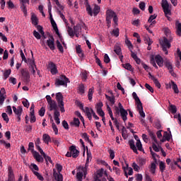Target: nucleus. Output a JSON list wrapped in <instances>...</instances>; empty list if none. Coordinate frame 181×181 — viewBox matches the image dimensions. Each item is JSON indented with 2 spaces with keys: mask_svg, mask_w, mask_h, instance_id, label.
Listing matches in <instances>:
<instances>
[{
  "mask_svg": "<svg viewBox=\"0 0 181 181\" xmlns=\"http://www.w3.org/2000/svg\"><path fill=\"white\" fill-rule=\"evenodd\" d=\"M48 12L49 14V18H50V22L51 25L55 31V33L59 36L61 42H62V45L66 47V43H64V40L63 38H62V35H60V33L59 32V28H57V24H56V21L53 19V16L52 15V3L49 2L48 3Z\"/></svg>",
  "mask_w": 181,
  "mask_h": 181,
  "instance_id": "nucleus-1",
  "label": "nucleus"
},
{
  "mask_svg": "<svg viewBox=\"0 0 181 181\" xmlns=\"http://www.w3.org/2000/svg\"><path fill=\"white\" fill-rule=\"evenodd\" d=\"M48 110L49 111H54V119L56 124L59 125V124H60V118H59V117H60V112L57 110V103H56V100H52L48 103Z\"/></svg>",
  "mask_w": 181,
  "mask_h": 181,
  "instance_id": "nucleus-2",
  "label": "nucleus"
},
{
  "mask_svg": "<svg viewBox=\"0 0 181 181\" xmlns=\"http://www.w3.org/2000/svg\"><path fill=\"white\" fill-rule=\"evenodd\" d=\"M115 112L117 114V115H119L122 117L124 122H125L128 119V112L124 108V106H122V104L121 103H119L118 107H115Z\"/></svg>",
  "mask_w": 181,
  "mask_h": 181,
  "instance_id": "nucleus-3",
  "label": "nucleus"
},
{
  "mask_svg": "<svg viewBox=\"0 0 181 181\" xmlns=\"http://www.w3.org/2000/svg\"><path fill=\"white\" fill-rule=\"evenodd\" d=\"M129 145L130 146V148L133 150V152L134 153L138 154V151H140V152H143L144 148H142V143H141V140H137L135 146V141L134 139H131L129 141Z\"/></svg>",
  "mask_w": 181,
  "mask_h": 181,
  "instance_id": "nucleus-4",
  "label": "nucleus"
},
{
  "mask_svg": "<svg viewBox=\"0 0 181 181\" xmlns=\"http://www.w3.org/2000/svg\"><path fill=\"white\" fill-rule=\"evenodd\" d=\"M86 11L87 13L90 15V16H97L98 13H100V11L101 10V8L100 6L95 4L93 10L91 8V6L88 4V2L86 1Z\"/></svg>",
  "mask_w": 181,
  "mask_h": 181,
  "instance_id": "nucleus-5",
  "label": "nucleus"
},
{
  "mask_svg": "<svg viewBox=\"0 0 181 181\" xmlns=\"http://www.w3.org/2000/svg\"><path fill=\"white\" fill-rule=\"evenodd\" d=\"M161 6L163 9V12L166 18H168V21H170V17L169 16L172 15V11H170V8L172 6L169 4V3L168 2V0H162Z\"/></svg>",
  "mask_w": 181,
  "mask_h": 181,
  "instance_id": "nucleus-6",
  "label": "nucleus"
},
{
  "mask_svg": "<svg viewBox=\"0 0 181 181\" xmlns=\"http://www.w3.org/2000/svg\"><path fill=\"white\" fill-rule=\"evenodd\" d=\"M67 83H70V81L66 76L62 75L60 76V78H57L55 81L56 87H60V86H64L67 87Z\"/></svg>",
  "mask_w": 181,
  "mask_h": 181,
  "instance_id": "nucleus-7",
  "label": "nucleus"
},
{
  "mask_svg": "<svg viewBox=\"0 0 181 181\" xmlns=\"http://www.w3.org/2000/svg\"><path fill=\"white\" fill-rule=\"evenodd\" d=\"M30 169L32 170V172L33 173V174L37 177V179L39 180L43 181L45 180V178L43 177V176L42 175H40V173H39V167L37 166V165L35 164V163H31L29 166Z\"/></svg>",
  "mask_w": 181,
  "mask_h": 181,
  "instance_id": "nucleus-8",
  "label": "nucleus"
},
{
  "mask_svg": "<svg viewBox=\"0 0 181 181\" xmlns=\"http://www.w3.org/2000/svg\"><path fill=\"white\" fill-rule=\"evenodd\" d=\"M148 135L150 138H151L152 141H153V143L152 144V148L155 152H159L160 151L159 149V147L156 144H158V140L156 139V135L154 134L153 132L151 130H148Z\"/></svg>",
  "mask_w": 181,
  "mask_h": 181,
  "instance_id": "nucleus-9",
  "label": "nucleus"
},
{
  "mask_svg": "<svg viewBox=\"0 0 181 181\" xmlns=\"http://www.w3.org/2000/svg\"><path fill=\"white\" fill-rule=\"evenodd\" d=\"M56 100L58 103L61 112H64L66 110H64V102H63V95L62 93H57L56 94Z\"/></svg>",
  "mask_w": 181,
  "mask_h": 181,
  "instance_id": "nucleus-10",
  "label": "nucleus"
},
{
  "mask_svg": "<svg viewBox=\"0 0 181 181\" xmlns=\"http://www.w3.org/2000/svg\"><path fill=\"white\" fill-rule=\"evenodd\" d=\"M160 43L163 47V50L165 52V54H168V49H170V41L166 38V37H164L163 39L160 41Z\"/></svg>",
  "mask_w": 181,
  "mask_h": 181,
  "instance_id": "nucleus-11",
  "label": "nucleus"
},
{
  "mask_svg": "<svg viewBox=\"0 0 181 181\" xmlns=\"http://www.w3.org/2000/svg\"><path fill=\"white\" fill-rule=\"evenodd\" d=\"M117 14L111 9H108L106 11V22L107 23V28H111V21Z\"/></svg>",
  "mask_w": 181,
  "mask_h": 181,
  "instance_id": "nucleus-12",
  "label": "nucleus"
},
{
  "mask_svg": "<svg viewBox=\"0 0 181 181\" xmlns=\"http://www.w3.org/2000/svg\"><path fill=\"white\" fill-rule=\"evenodd\" d=\"M91 159H93V157L91 156V153H88L85 166L84 167L80 166L77 169V170H82V172L87 173V170H88V163H90V162H91Z\"/></svg>",
  "mask_w": 181,
  "mask_h": 181,
  "instance_id": "nucleus-13",
  "label": "nucleus"
},
{
  "mask_svg": "<svg viewBox=\"0 0 181 181\" xmlns=\"http://www.w3.org/2000/svg\"><path fill=\"white\" fill-rule=\"evenodd\" d=\"M57 169L58 173L54 172V177L57 181H63V175L60 174L62 172L63 167L60 164L57 165Z\"/></svg>",
  "mask_w": 181,
  "mask_h": 181,
  "instance_id": "nucleus-14",
  "label": "nucleus"
},
{
  "mask_svg": "<svg viewBox=\"0 0 181 181\" xmlns=\"http://www.w3.org/2000/svg\"><path fill=\"white\" fill-rule=\"evenodd\" d=\"M81 108L83 112H85L86 115L88 118L89 121H91L93 119V111H94L93 109L86 107L84 108V106L83 105H81Z\"/></svg>",
  "mask_w": 181,
  "mask_h": 181,
  "instance_id": "nucleus-15",
  "label": "nucleus"
},
{
  "mask_svg": "<svg viewBox=\"0 0 181 181\" xmlns=\"http://www.w3.org/2000/svg\"><path fill=\"white\" fill-rule=\"evenodd\" d=\"M13 111L16 115H17V118L18 121H21V117L22 115V112L23 111V109L22 108V106H18V107L13 106Z\"/></svg>",
  "mask_w": 181,
  "mask_h": 181,
  "instance_id": "nucleus-16",
  "label": "nucleus"
},
{
  "mask_svg": "<svg viewBox=\"0 0 181 181\" xmlns=\"http://www.w3.org/2000/svg\"><path fill=\"white\" fill-rule=\"evenodd\" d=\"M137 111H139V114L141 116L142 118H145V112H144V107H142V103L141 100L139 102H136Z\"/></svg>",
  "mask_w": 181,
  "mask_h": 181,
  "instance_id": "nucleus-17",
  "label": "nucleus"
},
{
  "mask_svg": "<svg viewBox=\"0 0 181 181\" xmlns=\"http://www.w3.org/2000/svg\"><path fill=\"white\" fill-rule=\"evenodd\" d=\"M122 169L127 177H128V175L129 176H132L134 175V170L132 169V168L129 167L128 164L126 165V167H122Z\"/></svg>",
  "mask_w": 181,
  "mask_h": 181,
  "instance_id": "nucleus-18",
  "label": "nucleus"
},
{
  "mask_svg": "<svg viewBox=\"0 0 181 181\" xmlns=\"http://www.w3.org/2000/svg\"><path fill=\"white\" fill-rule=\"evenodd\" d=\"M84 24H77L74 27V34L76 35V37H78V35L81 33V28H84Z\"/></svg>",
  "mask_w": 181,
  "mask_h": 181,
  "instance_id": "nucleus-19",
  "label": "nucleus"
},
{
  "mask_svg": "<svg viewBox=\"0 0 181 181\" xmlns=\"http://www.w3.org/2000/svg\"><path fill=\"white\" fill-rule=\"evenodd\" d=\"M30 122H36V117H35V104H32L30 108Z\"/></svg>",
  "mask_w": 181,
  "mask_h": 181,
  "instance_id": "nucleus-20",
  "label": "nucleus"
},
{
  "mask_svg": "<svg viewBox=\"0 0 181 181\" xmlns=\"http://www.w3.org/2000/svg\"><path fill=\"white\" fill-rule=\"evenodd\" d=\"M86 176H87V173H85L82 170H77L76 179L78 181H83V177L86 179Z\"/></svg>",
  "mask_w": 181,
  "mask_h": 181,
  "instance_id": "nucleus-21",
  "label": "nucleus"
},
{
  "mask_svg": "<svg viewBox=\"0 0 181 181\" xmlns=\"http://www.w3.org/2000/svg\"><path fill=\"white\" fill-rule=\"evenodd\" d=\"M149 76H150L149 78H151V80H152V81H153L156 87H157V88H160L162 87V85H160V83L159 82L158 78H156V77H155L152 74H151V73H149Z\"/></svg>",
  "mask_w": 181,
  "mask_h": 181,
  "instance_id": "nucleus-22",
  "label": "nucleus"
},
{
  "mask_svg": "<svg viewBox=\"0 0 181 181\" xmlns=\"http://www.w3.org/2000/svg\"><path fill=\"white\" fill-rule=\"evenodd\" d=\"M48 66L52 74H57V67H56V64H54V63L49 62Z\"/></svg>",
  "mask_w": 181,
  "mask_h": 181,
  "instance_id": "nucleus-23",
  "label": "nucleus"
},
{
  "mask_svg": "<svg viewBox=\"0 0 181 181\" xmlns=\"http://www.w3.org/2000/svg\"><path fill=\"white\" fill-rule=\"evenodd\" d=\"M165 66L167 67L168 70H169V73H170L171 75L175 76V72H173V66H172V62L170 61L167 60L165 62Z\"/></svg>",
  "mask_w": 181,
  "mask_h": 181,
  "instance_id": "nucleus-24",
  "label": "nucleus"
},
{
  "mask_svg": "<svg viewBox=\"0 0 181 181\" xmlns=\"http://www.w3.org/2000/svg\"><path fill=\"white\" fill-rule=\"evenodd\" d=\"M47 45L50 50H54V49H56V47L54 46V38L48 39L47 40Z\"/></svg>",
  "mask_w": 181,
  "mask_h": 181,
  "instance_id": "nucleus-25",
  "label": "nucleus"
},
{
  "mask_svg": "<svg viewBox=\"0 0 181 181\" xmlns=\"http://www.w3.org/2000/svg\"><path fill=\"white\" fill-rule=\"evenodd\" d=\"M69 151L72 153L73 158H77L78 156V154L80 153V151L76 149V146H71L69 148Z\"/></svg>",
  "mask_w": 181,
  "mask_h": 181,
  "instance_id": "nucleus-26",
  "label": "nucleus"
},
{
  "mask_svg": "<svg viewBox=\"0 0 181 181\" xmlns=\"http://www.w3.org/2000/svg\"><path fill=\"white\" fill-rule=\"evenodd\" d=\"M155 60L159 67H163V58H162L160 55H156Z\"/></svg>",
  "mask_w": 181,
  "mask_h": 181,
  "instance_id": "nucleus-27",
  "label": "nucleus"
},
{
  "mask_svg": "<svg viewBox=\"0 0 181 181\" xmlns=\"http://www.w3.org/2000/svg\"><path fill=\"white\" fill-rule=\"evenodd\" d=\"M33 156L37 162H43V157L37 151H33Z\"/></svg>",
  "mask_w": 181,
  "mask_h": 181,
  "instance_id": "nucleus-28",
  "label": "nucleus"
},
{
  "mask_svg": "<svg viewBox=\"0 0 181 181\" xmlns=\"http://www.w3.org/2000/svg\"><path fill=\"white\" fill-rule=\"evenodd\" d=\"M176 33L178 36H181V23L179 21L175 22Z\"/></svg>",
  "mask_w": 181,
  "mask_h": 181,
  "instance_id": "nucleus-29",
  "label": "nucleus"
},
{
  "mask_svg": "<svg viewBox=\"0 0 181 181\" xmlns=\"http://www.w3.org/2000/svg\"><path fill=\"white\" fill-rule=\"evenodd\" d=\"M15 180V175H13V170L12 167H8V181Z\"/></svg>",
  "mask_w": 181,
  "mask_h": 181,
  "instance_id": "nucleus-30",
  "label": "nucleus"
},
{
  "mask_svg": "<svg viewBox=\"0 0 181 181\" xmlns=\"http://www.w3.org/2000/svg\"><path fill=\"white\" fill-rule=\"evenodd\" d=\"M137 163L140 166V168H142V166H144V165H146V158L139 157L137 159Z\"/></svg>",
  "mask_w": 181,
  "mask_h": 181,
  "instance_id": "nucleus-31",
  "label": "nucleus"
},
{
  "mask_svg": "<svg viewBox=\"0 0 181 181\" xmlns=\"http://www.w3.org/2000/svg\"><path fill=\"white\" fill-rule=\"evenodd\" d=\"M148 169L152 175H155V172H156V163H151L148 166Z\"/></svg>",
  "mask_w": 181,
  "mask_h": 181,
  "instance_id": "nucleus-32",
  "label": "nucleus"
},
{
  "mask_svg": "<svg viewBox=\"0 0 181 181\" xmlns=\"http://www.w3.org/2000/svg\"><path fill=\"white\" fill-rule=\"evenodd\" d=\"M114 52L117 54V56H119V59L121 62H122V57H124V56H122V52H121V47H115Z\"/></svg>",
  "mask_w": 181,
  "mask_h": 181,
  "instance_id": "nucleus-33",
  "label": "nucleus"
},
{
  "mask_svg": "<svg viewBox=\"0 0 181 181\" xmlns=\"http://www.w3.org/2000/svg\"><path fill=\"white\" fill-rule=\"evenodd\" d=\"M42 141H44L45 144H47V145H49V143L50 141H52V139L50 138V136L47 134H44L42 136Z\"/></svg>",
  "mask_w": 181,
  "mask_h": 181,
  "instance_id": "nucleus-34",
  "label": "nucleus"
},
{
  "mask_svg": "<svg viewBox=\"0 0 181 181\" xmlns=\"http://www.w3.org/2000/svg\"><path fill=\"white\" fill-rule=\"evenodd\" d=\"M31 21L33 25H34V26H37L39 20L37 19V17L36 16V15H35L34 13H33L31 16Z\"/></svg>",
  "mask_w": 181,
  "mask_h": 181,
  "instance_id": "nucleus-35",
  "label": "nucleus"
},
{
  "mask_svg": "<svg viewBox=\"0 0 181 181\" xmlns=\"http://www.w3.org/2000/svg\"><path fill=\"white\" fill-rule=\"evenodd\" d=\"M21 74L24 78V80H25V81H29V73H28V71H25L24 69L21 70Z\"/></svg>",
  "mask_w": 181,
  "mask_h": 181,
  "instance_id": "nucleus-36",
  "label": "nucleus"
},
{
  "mask_svg": "<svg viewBox=\"0 0 181 181\" xmlns=\"http://www.w3.org/2000/svg\"><path fill=\"white\" fill-rule=\"evenodd\" d=\"M171 88H173L175 94H179V88H177V85L173 81L171 83Z\"/></svg>",
  "mask_w": 181,
  "mask_h": 181,
  "instance_id": "nucleus-37",
  "label": "nucleus"
},
{
  "mask_svg": "<svg viewBox=\"0 0 181 181\" xmlns=\"http://www.w3.org/2000/svg\"><path fill=\"white\" fill-rule=\"evenodd\" d=\"M82 138H83V139L86 142H88V144H90V145H91V146H93V142L91 141V140H90V138L88 137V134H87V133H83L82 135Z\"/></svg>",
  "mask_w": 181,
  "mask_h": 181,
  "instance_id": "nucleus-38",
  "label": "nucleus"
},
{
  "mask_svg": "<svg viewBox=\"0 0 181 181\" xmlns=\"http://www.w3.org/2000/svg\"><path fill=\"white\" fill-rule=\"evenodd\" d=\"M125 43L129 50H132L134 49V46L132 45V43L128 38L125 39Z\"/></svg>",
  "mask_w": 181,
  "mask_h": 181,
  "instance_id": "nucleus-39",
  "label": "nucleus"
},
{
  "mask_svg": "<svg viewBox=\"0 0 181 181\" xmlns=\"http://www.w3.org/2000/svg\"><path fill=\"white\" fill-rule=\"evenodd\" d=\"M71 125H74V127H80V119L78 118H74V121L71 122Z\"/></svg>",
  "mask_w": 181,
  "mask_h": 181,
  "instance_id": "nucleus-40",
  "label": "nucleus"
},
{
  "mask_svg": "<svg viewBox=\"0 0 181 181\" xmlns=\"http://www.w3.org/2000/svg\"><path fill=\"white\" fill-rule=\"evenodd\" d=\"M57 47L59 50V52H61V53H63V52H64L63 45H62V43H60V41L59 40H57Z\"/></svg>",
  "mask_w": 181,
  "mask_h": 181,
  "instance_id": "nucleus-41",
  "label": "nucleus"
},
{
  "mask_svg": "<svg viewBox=\"0 0 181 181\" xmlns=\"http://www.w3.org/2000/svg\"><path fill=\"white\" fill-rule=\"evenodd\" d=\"M132 167L133 168L135 172H139L141 168H142L139 166V165L136 164V163H133Z\"/></svg>",
  "mask_w": 181,
  "mask_h": 181,
  "instance_id": "nucleus-42",
  "label": "nucleus"
},
{
  "mask_svg": "<svg viewBox=\"0 0 181 181\" xmlns=\"http://www.w3.org/2000/svg\"><path fill=\"white\" fill-rule=\"evenodd\" d=\"M106 98L110 101V103L112 105L115 104V97L114 96H109L107 95H105Z\"/></svg>",
  "mask_w": 181,
  "mask_h": 181,
  "instance_id": "nucleus-43",
  "label": "nucleus"
},
{
  "mask_svg": "<svg viewBox=\"0 0 181 181\" xmlns=\"http://www.w3.org/2000/svg\"><path fill=\"white\" fill-rule=\"evenodd\" d=\"M86 90V87L84 86V84L81 83L78 86V93L79 94H84Z\"/></svg>",
  "mask_w": 181,
  "mask_h": 181,
  "instance_id": "nucleus-44",
  "label": "nucleus"
},
{
  "mask_svg": "<svg viewBox=\"0 0 181 181\" xmlns=\"http://www.w3.org/2000/svg\"><path fill=\"white\" fill-rule=\"evenodd\" d=\"M159 168H160V172H165V169H166V165L165 164L164 162L160 161L159 163Z\"/></svg>",
  "mask_w": 181,
  "mask_h": 181,
  "instance_id": "nucleus-45",
  "label": "nucleus"
},
{
  "mask_svg": "<svg viewBox=\"0 0 181 181\" xmlns=\"http://www.w3.org/2000/svg\"><path fill=\"white\" fill-rule=\"evenodd\" d=\"M76 53L78 54L79 57H83V50L80 45L76 47Z\"/></svg>",
  "mask_w": 181,
  "mask_h": 181,
  "instance_id": "nucleus-46",
  "label": "nucleus"
},
{
  "mask_svg": "<svg viewBox=\"0 0 181 181\" xmlns=\"http://www.w3.org/2000/svg\"><path fill=\"white\" fill-rule=\"evenodd\" d=\"M11 69L6 70L4 72V79L6 80V78H8V77H9V76H11Z\"/></svg>",
  "mask_w": 181,
  "mask_h": 181,
  "instance_id": "nucleus-47",
  "label": "nucleus"
},
{
  "mask_svg": "<svg viewBox=\"0 0 181 181\" xmlns=\"http://www.w3.org/2000/svg\"><path fill=\"white\" fill-rule=\"evenodd\" d=\"M54 4H55V5H57V6H58V8L59 9H61L62 11H63V9H64V6H62L60 2L59 1V0H52Z\"/></svg>",
  "mask_w": 181,
  "mask_h": 181,
  "instance_id": "nucleus-48",
  "label": "nucleus"
},
{
  "mask_svg": "<svg viewBox=\"0 0 181 181\" xmlns=\"http://www.w3.org/2000/svg\"><path fill=\"white\" fill-rule=\"evenodd\" d=\"M88 76V72H87L86 71H83L81 73V77H82V80H83L84 81H86V80H87Z\"/></svg>",
  "mask_w": 181,
  "mask_h": 181,
  "instance_id": "nucleus-49",
  "label": "nucleus"
},
{
  "mask_svg": "<svg viewBox=\"0 0 181 181\" xmlns=\"http://www.w3.org/2000/svg\"><path fill=\"white\" fill-rule=\"evenodd\" d=\"M35 67H36V65L35 64V62H32L30 63V69H31V73H33V74H35L36 73V71L35 70Z\"/></svg>",
  "mask_w": 181,
  "mask_h": 181,
  "instance_id": "nucleus-50",
  "label": "nucleus"
},
{
  "mask_svg": "<svg viewBox=\"0 0 181 181\" xmlns=\"http://www.w3.org/2000/svg\"><path fill=\"white\" fill-rule=\"evenodd\" d=\"M67 32H68V34L71 36V37H73L74 36V35H76L74 33V31L73 30V28H71L70 27H68Z\"/></svg>",
  "mask_w": 181,
  "mask_h": 181,
  "instance_id": "nucleus-51",
  "label": "nucleus"
},
{
  "mask_svg": "<svg viewBox=\"0 0 181 181\" xmlns=\"http://www.w3.org/2000/svg\"><path fill=\"white\" fill-rule=\"evenodd\" d=\"M170 111L172 112V114H176V112H177L176 107L173 105H170Z\"/></svg>",
  "mask_w": 181,
  "mask_h": 181,
  "instance_id": "nucleus-52",
  "label": "nucleus"
},
{
  "mask_svg": "<svg viewBox=\"0 0 181 181\" xmlns=\"http://www.w3.org/2000/svg\"><path fill=\"white\" fill-rule=\"evenodd\" d=\"M35 26H37V30L40 33V35H42V36H45V31H43V28L42 26L37 25Z\"/></svg>",
  "mask_w": 181,
  "mask_h": 181,
  "instance_id": "nucleus-53",
  "label": "nucleus"
},
{
  "mask_svg": "<svg viewBox=\"0 0 181 181\" xmlns=\"http://www.w3.org/2000/svg\"><path fill=\"white\" fill-rule=\"evenodd\" d=\"M163 138H165V139L166 141H170V138H172V133L170 132L169 134H168L167 132L165 134V135L163 136Z\"/></svg>",
  "mask_w": 181,
  "mask_h": 181,
  "instance_id": "nucleus-54",
  "label": "nucleus"
},
{
  "mask_svg": "<svg viewBox=\"0 0 181 181\" xmlns=\"http://www.w3.org/2000/svg\"><path fill=\"white\" fill-rule=\"evenodd\" d=\"M93 88H90L88 93V100L91 101L93 100Z\"/></svg>",
  "mask_w": 181,
  "mask_h": 181,
  "instance_id": "nucleus-55",
  "label": "nucleus"
},
{
  "mask_svg": "<svg viewBox=\"0 0 181 181\" xmlns=\"http://www.w3.org/2000/svg\"><path fill=\"white\" fill-rule=\"evenodd\" d=\"M112 35H113V36H115L116 37H118V36H119V30L118 28L113 30L112 32Z\"/></svg>",
  "mask_w": 181,
  "mask_h": 181,
  "instance_id": "nucleus-56",
  "label": "nucleus"
},
{
  "mask_svg": "<svg viewBox=\"0 0 181 181\" xmlns=\"http://www.w3.org/2000/svg\"><path fill=\"white\" fill-rule=\"evenodd\" d=\"M58 15H59L60 18L64 21V23H67V20L62 11H58Z\"/></svg>",
  "mask_w": 181,
  "mask_h": 181,
  "instance_id": "nucleus-57",
  "label": "nucleus"
},
{
  "mask_svg": "<svg viewBox=\"0 0 181 181\" xmlns=\"http://www.w3.org/2000/svg\"><path fill=\"white\" fill-rule=\"evenodd\" d=\"M104 174V169H101L100 170H98L97 173V175L95 178L98 179V177H102L103 175Z\"/></svg>",
  "mask_w": 181,
  "mask_h": 181,
  "instance_id": "nucleus-58",
  "label": "nucleus"
},
{
  "mask_svg": "<svg viewBox=\"0 0 181 181\" xmlns=\"http://www.w3.org/2000/svg\"><path fill=\"white\" fill-rule=\"evenodd\" d=\"M157 17H158V15H156V14H153V15L150 16V17L148 20V23H152V21H155L156 18H157Z\"/></svg>",
  "mask_w": 181,
  "mask_h": 181,
  "instance_id": "nucleus-59",
  "label": "nucleus"
},
{
  "mask_svg": "<svg viewBox=\"0 0 181 181\" xmlns=\"http://www.w3.org/2000/svg\"><path fill=\"white\" fill-rule=\"evenodd\" d=\"M1 117L4 121H6V122H9V117H8V115L6 113H2Z\"/></svg>",
  "mask_w": 181,
  "mask_h": 181,
  "instance_id": "nucleus-60",
  "label": "nucleus"
},
{
  "mask_svg": "<svg viewBox=\"0 0 181 181\" xmlns=\"http://www.w3.org/2000/svg\"><path fill=\"white\" fill-rule=\"evenodd\" d=\"M123 67L126 69V70H129V71H132V66L129 64H123Z\"/></svg>",
  "mask_w": 181,
  "mask_h": 181,
  "instance_id": "nucleus-61",
  "label": "nucleus"
},
{
  "mask_svg": "<svg viewBox=\"0 0 181 181\" xmlns=\"http://www.w3.org/2000/svg\"><path fill=\"white\" fill-rule=\"evenodd\" d=\"M6 112H7L8 115H12V107H11V105L6 107Z\"/></svg>",
  "mask_w": 181,
  "mask_h": 181,
  "instance_id": "nucleus-62",
  "label": "nucleus"
},
{
  "mask_svg": "<svg viewBox=\"0 0 181 181\" xmlns=\"http://www.w3.org/2000/svg\"><path fill=\"white\" fill-rule=\"evenodd\" d=\"M33 36H35V37L37 38L38 40L40 39V37H42L40 33H37V31L36 30H34Z\"/></svg>",
  "mask_w": 181,
  "mask_h": 181,
  "instance_id": "nucleus-63",
  "label": "nucleus"
},
{
  "mask_svg": "<svg viewBox=\"0 0 181 181\" xmlns=\"http://www.w3.org/2000/svg\"><path fill=\"white\" fill-rule=\"evenodd\" d=\"M103 103L101 102H99L98 103L96 104L95 108L96 111L98 110H103Z\"/></svg>",
  "mask_w": 181,
  "mask_h": 181,
  "instance_id": "nucleus-64",
  "label": "nucleus"
}]
</instances>
